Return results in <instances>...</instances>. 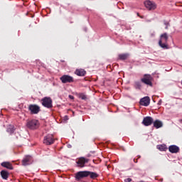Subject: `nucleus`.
Wrapping results in <instances>:
<instances>
[{"instance_id": "obj_25", "label": "nucleus", "mask_w": 182, "mask_h": 182, "mask_svg": "<svg viewBox=\"0 0 182 182\" xmlns=\"http://www.w3.org/2000/svg\"><path fill=\"white\" fill-rule=\"evenodd\" d=\"M69 97L70 99H72V100L75 99V97L73 95H69Z\"/></svg>"}, {"instance_id": "obj_15", "label": "nucleus", "mask_w": 182, "mask_h": 182, "mask_svg": "<svg viewBox=\"0 0 182 182\" xmlns=\"http://www.w3.org/2000/svg\"><path fill=\"white\" fill-rule=\"evenodd\" d=\"M75 75L77 76H85V75H86V71L83 69H78L75 70Z\"/></svg>"}, {"instance_id": "obj_12", "label": "nucleus", "mask_w": 182, "mask_h": 182, "mask_svg": "<svg viewBox=\"0 0 182 182\" xmlns=\"http://www.w3.org/2000/svg\"><path fill=\"white\" fill-rule=\"evenodd\" d=\"M139 103L141 106H149L150 105V97H144V98L141 99Z\"/></svg>"}, {"instance_id": "obj_13", "label": "nucleus", "mask_w": 182, "mask_h": 182, "mask_svg": "<svg viewBox=\"0 0 182 182\" xmlns=\"http://www.w3.org/2000/svg\"><path fill=\"white\" fill-rule=\"evenodd\" d=\"M142 123L144 126H151L153 123V118L151 117H146L144 119Z\"/></svg>"}, {"instance_id": "obj_2", "label": "nucleus", "mask_w": 182, "mask_h": 182, "mask_svg": "<svg viewBox=\"0 0 182 182\" xmlns=\"http://www.w3.org/2000/svg\"><path fill=\"white\" fill-rule=\"evenodd\" d=\"M26 127L31 130H35V129H38V127H39V121L36 119H31L27 122Z\"/></svg>"}, {"instance_id": "obj_23", "label": "nucleus", "mask_w": 182, "mask_h": 182, "mask_svg": "<svg viewBox=\"0 0 182 182\" xmlns=\"http://www.w3.org/2000/svg\"><path fill=\"white\" fill-rule=\"evenodd\" d=\"M7 132H9V133H14V129H12V128H8V129H7Z\"/></svg>"}, {"instance_id": "obj_3", "label": "nucleus", "mask_w": 182, "mask_h": 182, "mask_svg": "<svg viewBox=\"0 0 182 182\" xmlns=\"http://www.w3.org/2000/svg\"><path fill=\"white\" fill-rule=\"evenodd\" d=\"M144 5L148 11H154L155 9H157V4L154 1L147 0L144 2Z\"/></svg>"}, {"instance_id": "obj_14", "label": "nucleus", "mask_w": 182, "mask_h": 182, "mask_svg": "<svg viewBox=\"0 0 182 182\" xmlns=\"http://www.w3.org/2000/svg\"><path fill=\"white\" fill-rule=\"evenodd\" d=\"M170 153H178L180 148L176 145L170 146L168 148Z\"/></svg>"}, {"instance_id": "obj_28", "label": "nucleus", "mask_w": 182, "mask_h": 182, "mask_svg": "<svg viewBox=\"0 0 182 182\" xmlns=\"http://www.w3.org/2000/svg\"><path fill=\"white\" fill-rule=\"evenodd\" d=\"M152 36H154V34H152Z\"/></svg>"}, {"instance_id": "obj_10", "label": "nucleus", "mask_w": 182, "mask_h": 182, "mask_svg": "<svg viewBox=\"0 0 182 182\" xmlns=\"http://www.w3.org/2000/svg\"><path fill=\"white\" fill-rule=\"evenodd\" d=\"M54 141H55V139H53V136L48 135L45 136L43 143L44 144H47V146H49L50 144H53Z\"/></svg>"}, {"instance_id": "obj_6", "label": "nucleus", "mask_w": 182, "mask_h": 182, "mask_svg": "<svg viewBox=\"0 0 182 182\" xmlns=\"http://www.w3.org/2000/svg\"><path fill=\"white\" fill-rule=\"evenodd\" d=\"M85 177H89V171H83L75 173V180H77V181L82 180V178H85Z\"/></svg>"}, {"instance_id": "obj_9", "label": "nucleus", "mask_w": 182, "mask_h": 182, "mask_svg": "<svg viewBox=\"0 0 182 182\" xmlns=\"http://www.w3.org/2000/svg\"><path fill=\"white\" fill-rule=\"evenodd\" d=\"M76 163H77V167H80V168H82V167H85V164H86V163H89V159L81 157L76 161Z\"/></svg>"}, {"instance_id": "obj_20", "label": "nucleus", "mask_w": 182, "mask_h": 182, "mask_svg": "<svg viewBox=\"0 0 182 182\" xmlns=\"http://www.w3.org/2000/svg\"><path fill=\"white\" fill-rule=\"evenodd\" d=\"M129 55L127 54H119V59L121 60H125L127 58H128Z\"/></svg>"}, {"instance_id": "obj_26", "label": "nucleus", "mask_w": 182, "mask_h": 182, "mask_svg": "<svg viewBox=\"0 0 182 182\" xmlns=\"http://www.w3.org/2000/svg\"><path fill=\"white\" fill-rule=\"evenodd\" d=\"M165 25L166 26V29H167V26H168V23H165Z\"/></svg>"}, {"instance_id": "obj_16", "label": "nucleus", "mask_w": 182, "mask_h": 182, "mask_svg": "<svg viewBox=\"0 0 182 182\" xmlns=\"http://www.w3.org/2000/svg\"><path fill=\"white\" fill-rule=\"evenodd\" d=\"M154 126L156 127V129H160V127H163V122L160 120H156L154 122Z\"/></svg>"}, {"instance_id": "obj_8", "label": "nucleus", "mask_w": 182, "mask_h": 182, "mask_svg": "<svg viewBox=\"0 0 182 182\" xmlns=\"http://www.w3.org/2000/svg\"><path fill=\"white\" fill-rule=\"evenodd\" d=\"M28 110H30L31 114H38L41 112V107L36 105H30Z\"/></svg>"}, {"instance_id": "obj_22", "label": "nucleus", "mask_w": 182, "mask_h": 182, "mask_svg": "<svg viewBox=\"0 0 182 182\" xmlns=\"http://www.w3.org/2000/svg\"><path fill=\"white\" fill-rule=\"evenodd\" d=\"M80 98L82 99V100H86L87 97L85 94H80Z\"/></svg>"}, {"instance_id": "obj_7", "label": "nucleus", "mask_w": 182, "mask_h": 182, "mask_svg": "<svg viewBox=\"0 0 182 182\" xmlns=\"http://www.w3.org/2000/svg\"><path fill=\"white\" fill-rule=\"evenodd\" d=\"M141 82L145 85H148V86H153L151 83V80H153V77L150 75H145L143 78H141Z\"/></svg>"}, {"instance_id": "obj_24", "label": "nucleus", "mask_w": 182, "mask_h": 182, "mask_svg": "<svg viewBox=\"0 0 182 182\" xmlns=\"http://www.w3.org/2000/svg\"><path fill=\"white\" fill-rule=\"evenodd\" d=\"M131 181H132V178H130L124 179V182H131Z\"/></svg>"}, {"instance_id": "obj_17", "label": "nucleus", "mask_w": 182, "mask_h": 182, "mask_svg": "<svg viewBox=\"0 0 182 182\" xmlns=\"http://www.w3.org/2000/svg\"><path fill=\"white\" fill-rule=\"evenodd\" d=\"M2 167H5L6 168H9V170H12V164L9 162H2L1 163Z\"/></svg>"}, {"instance_id": "obj_21", "label": "nucleus", "mask_w": 182, "mask_h": 182, "mask_svg": "<svg viewBox=\"0 0 182 182\" xmlns=\"http://www.w3.org/2000/svg\"><path fill=\"white\" fill-rule=\"evenodd\" d=\"M89 176H90V178H97V173H96L95 172L89 171Z\"/></svg>"}, {"instance_id": "obj_18", "label": "nucleus", "mask_w": 182, "mask_h": 182, "mask_svg": "<svg viewBox=\"0 0 182 182\" xmlns=\"http://www.w3.org/2000/svg\"><path fill=\"white\" fill-rule=\"evenodd\" d=\"M1 176L4 180H7L8 177H9V173L6 171H1Z\"/></svg>"}, {"instance_id": "obj_11", "label": "nucleus", "mask_w": 182, "mask_h": 182, "mask_svg": "<svg viewBox=\"0 0 182 182\" xmlns=\"http://www.w3.org/2000/svg\"><path fill=\"white\" fill-rule=\"evenodd\" d=\"M29 164H32V156H27L22 161L23 166H29Z\"/></svg>"}, {"instance_id": "obj_5", "label": "nucleus", "mask_w": 182, "mask_h": 182, "mask_svg": "<svg viewBox=\"0 0 182 182\" xmlns=\"http://www.w3.org/2000/svg\"><path fill=\"white\" fill-rule=\"evenodd\" d=\"M60 80H61L62 83H73V82H75L73 77L68 75L61 76Z\"/></svg>"}, {"instance_id": "obj_19", "label": "nucleus", "mask_w": 182, "mask_h": 182, "mask_svg": "<svg viewBox=\"0 0 182 182\" xmlns=\"http://www.w3.org/2000/svg\"><path fill=\"white\" fill-rule=\"evenodd\" d=\"M158 150L161 151H166L167 150V146L166 145H158L157 146Z\"/></svg>"}, {"instance_id": "obj_1", "label": "nucleus", "mask_w": 182, "mask_h": 182, "mask_svg": "<svg viewBox=\"0 0 182 182\" xmlns=\"http://www.w3.org/2000/svg\"><path fill=\"white\" fill-rule=\"evenodd\" d=\"M167 41H168V36L167 33L161 34L160 36V40L159 41V45L163 49H168V46L167 45Z\"/></svg>"}, {"instance_id": "obj_27", "label": "nucleus", "mask_w": 182, "mask_h": 182, "mask_svg": "<svg viewBox=\"0 0 182 182\" xmlns=\"http://www.w3.org/2000/svg\"><path fill=\"white\" fill-rule=\"evenodd\" d=\"M65 119L68 120V116H65Z\"/></svg>"}, {"instance_id": "obj_4", "label": "nucleus", "mask_w": 182, "mask_h": 182, "mask_svg": "<svg viewBox=\"0 0 182 182\" xmlns=\"http://www.w3.org/2000/svg\"><path fill=\"white\" fill-rule=\"evenodd\" d=\"M43 106L47 107V109H50L53 106L52 99L50 97H46L41 100Z\"/></svg>"}]
</instances>
